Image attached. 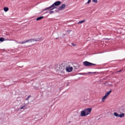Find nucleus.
<instances>
[{
  "label": "nucleus",
  "instance_id": "nucleus-22",
  "mask_svg": "<svg viewBox=\"0 0 125 125\" xmlns=\"http://www.w3.org/2000/svg\"><path fill=\"white\" fill-rule=\"evenodd\" d=\"M81 75H84V74L83 73V74H81Z\"/></svg>",
  "mask_w": 125,
  "mask_h": 125
},
{
  "label": "nucleus",
  "instance_id": "nucleus-4",
  "mask_svg": "<svg viewBox=\"0 0 125 125\" xmlns=\"http://www.w3.org/2000/svg\"><path fill=\"white\" fill-rule=\"evenodd\" d=\"M26 108H27V105L24 104L22 105H21L20 107L18 109V111H20L21 112H23L24 110H26Z\"/></svg>",
  "mask_w": 125,
  "mask_h": 125
},
{
  "label": "nucleus",
  "instance_id": "nucleus-9",
  "mask_svg": "<svg viewBox=\"0 0 125 125\" xmlns=\"http://www.w3.org/2000/svg\"><path fill=\"white\" fill-rule=\"evenodd\" d=\"M111 92H112V91H111V90H110L109 91H108V92H107V93H105V96L106 97H108V96H109L110 94H111Z\"/></svg>",
  "mask_w": 125,
  "mask_h": 125
},
{
  "label": "nucleus",
  "instance_id": "nucleus-3",
  "mask_svg": "<svg viewBox=\"0 0 125 125\" xmlns=\"http://www.w3.org/2000/svg\"><path fill=\"white\" fill-rule=\"evenodd\" d=\"M83 65H84V66H85L86 67H91V66H92L93 65H95L96 64L94 63L90 62H89L85 61L83 62Z\"/></svg>",
  "mask_w": 125,
  "mask_h": 125
},
{
  "label": "nucleus",
  "instance_id": "nucleus-8",
  "mask_svg": "<svg viewBox=\"0 0 125 125\" xmlns=\"http://www.w3.org/2000/svg\"><path fill=\"white\" fill-rule=\"evenodd\" d=\"M66 4H62V5L60 6L59 8L58 9V11H61V10H64Z\"/></svg>",
  "mask_w": 125,
  "mask_h": 125
},
{
  "label": "nucleus",
  "instance_id": "nucleus-16",
  "mask_svg": "<svg viewBox=\"0 0 125 125\" xmlns=\"http://www.w3.org/2000/svg\"><path fill=\"white\" fill-rule=\"evenodd\" d=\"M91 1V0H88L87 2L86 3V4H89V3H90Z\"/></svg>",
  "mask_w": 125,
  "mask_h": 125
},
{
  "label": "nucleus",
  "instance_id": "nucleus-12",
  "mask_svg": "<svg viewBox=\"0 0 125 125\" xmlns=\"http://www.w3.org/2000/svg\"><path fill=\"white\" fill-rule=\"evenodd\" d=\"M5 40L3 38H0V42H4ZM5 41H8V40H5Z\"/></svg>",
  "mask_w": 125,
  "mask_h": 125
},
{
  "label": "nucleus",
  "instance_id": "nucleus-10",
  "mask_svg": "<svg viewBox=\"0 0 125 125\" xmlns=\"http://www.w3.org/2000/svg\"><path fill=\"white\" fill-rule=\"evenodd\" d=\"M42 18H43V16L39 17L37 18L36 20H37V21H40V20H42Z\"/></svg>",
  "mask_w": 125,
  "mask_h": 125
},
{
  "label": "nucleus",
  "instance_id": "nucleus-20",
  "mask_svg": "<svg viewBox=\"0 0 125 125\" xmlns=\"http://www.w3.org/2000/svg\"><path fill=\"white\" fill-rule=\"evenodd\" d=\"M29 99H30V97H28L26 99V100H29Z\"/></svg>",
  "mask_w": 125,
  "mask_h": 125
},
{
  "label": "nucleus",
  "instance_id": "nucleus-14",
  "mask_svg": "<svg viewBox=\"0 0 125 125\" xmlns=\"http://www.w3.org/2000/svg\"><path fill=\"white\" fill-rule=\"evenodd\" d=\"M83 22H85V20L81 21H79V22H78V24H83Z\"/></svg>",
  "mask_w": 125,
  "mask_h": 125
},
{
  "label": "nucleus",
  "instance_id": "nucleus-19",
  "mask_svg": "<svg viewBox=\"0 0 125 125\" xmlns=\"http://www.w3.org/2000/svg\"><path fill=\"white\" fill-rule=\"evenodd\" d=\"M88 74H95V72H88Z\"/></svg>",
  "mask_w": 125,
  "mask_h": 125
},
{
  "label": "nucleus",
  "instance_id": "nucleus-21",
  "mask_svg": "<svg viewBox=\"0 0 125 125\" xmlns=\"http://www.w3.org/2000/svg\"><path fill=\"white\" fill-rule=\"evenodd\" d=\"M118 72H122V70L119 71Z\"/></svg>",
  "mask_w": 125,
  "mask_h": 125
},
{
  "label": "nucleus",
  "instance_id": "nucleus-17",
  "mask_svg": "<svg viewBox=\"0 0 125 125\" xmlns=\"http://www.w3.org/2000/svg\"><path fill=\"white\" fill-rule=\"evenodd\" d=\"M71 45H72L73 46H76V45L74 43H72Z\"/></svg>",
  "mask_w": 125,
  "mask_h": 125
},
{
  "label": "nucleus",
  "instance_id": "nucleus-11",
  "mask_svg": "<svg viewBox=\"0 0 125 125\" xmlns=\"http://www.w3.org/2000/svg\"><path fill=\"white\" fill-rule=\"evenodd\" d=\"M107 97H106V96H104V97L102 98V101L103 102H104V101H105V99H107Z\"/></svg>",
  "mask_w": 125,
  "mask_h": 125
},
{
  "label": "nucleus",
  "instance_id": "nucleus-7",
  "mask_svg": "<svg viewBox=\"0 0 125 125\" xmlns=\"http://www.w3.org/2000/svg\"><path fill=\"white\" fill-rule=\"evenodd\" d=\"M65 71L68 73H71V72L73 71V67L70 66H66L65 68Z\"/></svg>",
  "mask_w": 125,
  "mask_h": 125
},
{
  "label": "nucleus",
  "instance_id": "nucleus-2",
  "mask_svg": "<svg viewBox=\"0 0 125 125\" xmlns=\"http://www.w3.org/2000/svg\"><path fill=\"white\" fill-rule=\"evenodd\" d=\"M91 108H87L83 110L81 112V117H86L88 116L91 113Z\"/></svg>",
  "mask_w": 125,
  "mask_h": 125
},
{
  "label": "nucleus",
  "instance_id": "nucleus-5",
  "mask_svg": "<svg viewBox=\"0 0 125 125\" xmlns=\"http://www.w3.org/2000/svg\"><path fill=\"white\" fill-rule=\"evenodd\" d=\"M113 115H114V116H115V117H119V118H124L125 116V113H122L120 114H118V113L114 112L113 113Z\"/></svg>",
  "mask_w": 125,
  "mask_h": 125
},
{
  "label": "nucleus",
  "instance_id": "nucleus-15",
  "mask_svg": "<svg viewBox=\"0 0 125 125\" xmlns=\"http://www.w3.org/2000/svg\"><path fill=\"white\" fill-rule=\"evenodd\" d=\"M49 13L50 14H52L54 13V12L53 11L50 10V11L49 12Z\"/></svg>",
  "mask_w": 125,
  "mask_h": 125
},
{
  "label": "nucleus",
  "instance_id": "nucleus-6",
  "mask_svg": "<svg viewBox=\"0 0 125 125\" xmlns=\"http://www.w3.org/2000/svg\"><path fill=\"white\" fill-rule=\"evenodd\" d=\"M37 42V41L36 40V39H30L29 40H27L26 41L20 42L19 43H21V44H23L24 43H26V42Z\"/></svg>",
  "mask_w": 125,
  "mask_h": 125
},
{
  "label": "nucleus",
  "instance_id": "nucleus-1",
  "mask_svg": "<svg viewBox=\"0 0 125 125\" xmlns=\"http://www.w3.org/2000/svg\"><path fill=\"white\" fill-rule=\"evenodd\" d=\"M61 4V1H57L54 3L52 5L44 9V11L48 10V9H50V10H53V9H55V8H57V6H59Z\"/></svg>",
  "mask_w": 125,
  "mask_h": 125
},
{
  "label": "nucleus",
  "instance_id": "nucleus-18",
  "mask_svg": "<svg viewBox=\"0 0 125 125\" xmlns=\"http://www.w3.org/2000/svg\"><path fill=\"white\" fill-rule=\"evenodd\" d=\"M92 1H93V2L96 3V2H97V0H92Z\"/></svg>",
  "mask_w": 125,
  "mask_h": 125
},
{
  "label": "nucleus",
  "instance_id": "nucleus-13",
  "mask_svg": "<svg viewBox=\"0 0 125 125\" xmlns=\"http://www.w3.org/2000/svg\"><path fill=\"white\" fill-rule=\"evenodd\" d=\"M4 11H5V12H7V11H8V7H4Z\"/></svg>",
  "mask_w": 125,
  "mask_h": 125
}]
</instances>
